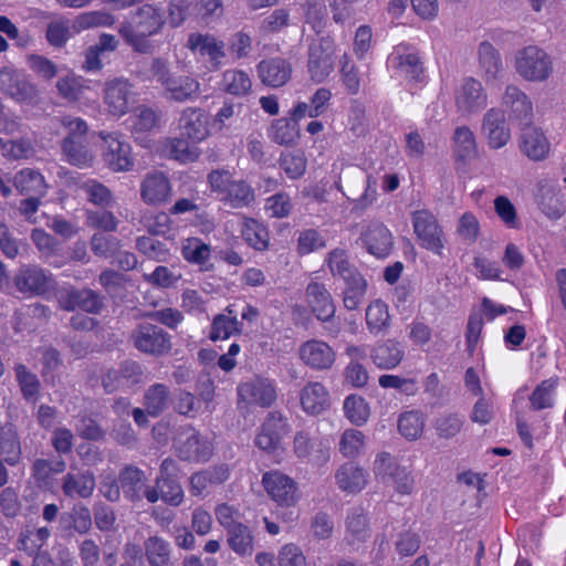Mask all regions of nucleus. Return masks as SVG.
<instances>
[{
    "label": "nucleus",
    "instance_id": "nucleus-29",
    "mask_svg": "<svg viewBox=\"0 0 566 566\" xmlns=\"http://www.w3.org/2000/svg\"><path fill=\"white\" fill-rule=\"evenodd\" d=\"M388 62L398 75L410 81H418L423 72L419 55L403 46L396 48Z\"/></svg>",
    "mask_w": 566,
    "mask_h": 566
},
{
    "label": "nucleus",
    "instance_id": "nucleus-41",
    "mask_svg": "<svg viewBox=\"0 0 566 566\" xmlns=\"http://www.w3.org/2000/svg\"><path fill=\"white\" fill-rule=\"evenodd\" d=\"M452 148L457 160L468 161L476 157L478 144L468 126H458L452 136Z\"/></svg>",
    "mask_w": 566,
    "mask_h": 566
},
{
    "label": "nucleus",
    "instance_id": "nucleus-37",
    "mask_svg": "<svg viewBox=\"0 0 566 566\" xmlns=\"http://www.w3.org/2000/svg\"><path fill=\"white\" fill-rule=\"evenodd\" d=\"M366 471L352 462H346L336 471V484L348 493L360 492L367 484Z\"/></svg>",
    "mask_w": 566,
    "mask_h": 566
},
{
    "label": "nucleus",
    "instance_id": "nucleus-7",
    "mask_svg": "<svg viewBox=\"0 0 566 566\" xmlns=\"http://www.w3.org/2000/svg\"><path fill=\"white\" fill-rule=\"evenodd\" d=\"M13 284L19 292L31 296L44 295L56 289L54 275L36 264L21 265L13 277Z\"/></svg>",
    "mask_w": 566,
    "mask_h": 566
},
{
    "label": "nucleus",
    "instance_id": "nucleus-19",
    "mask_svg": "<svg viewBox=\"0 0 566 566\" xmlns=\"http://www.w3.org/2000/svg\"><path fill=\"white\" fill-rule=\"evenodd\" d=\"M359 240L369 254L379 259L388 256L394 247L390 230L380 222H370L364 227Z\"/></svg>",
    "mask_w": 566,
    "mask_h": 566
},
{
    "label": "nucleus",
    "instance_id": "nucleus-3",
    "mask_svg": "<svg viewBox=\"0 0 566 566\" xmlns=\"http://www.w3.org/2000/svg\"><path fill=\"white\" fill-rule=\"evenodd\" d=\"M118 482L125 500L133 504L143 499L151 504L159 501V490L155 484L149 485L145 471L134 464H125L119 470Z\"/></svg>",
    "mask_w": 566,
    "mask_h": 566
},
{
    "label": "nucleus",
    "instance_id": "nucleus-9",
    "mask_svg": "<svg viewBox=\"0 0 566 566\" xmlns=\"http://www.w3.org/2000/svg\"><path fill=\"white\" fill-rule=\"evenodd\" d=\"M0 92L18 103L33 104L39 91L25 75L9 69L0 70Z\"/></svg>",
    "mask_w": 566,
    "mask_h": 566
},
{
    "label": "nucleus",
    "instance_id": "nucleus-51",
    "mask_svg": "<svg viewBox=\"0 0 566 566\" xmlns=\"http://www.w3.org/2000/svg\"><path fill=\"white\" fill-rule=\"evenodd\" d=\"M76 560L73 552L65 544H55L52 553L44 549L32 560L31 566H75Z\"/></svg>",
    "mask_w": 566,
    "mask_h": 566
},
{
    "label": "nucleus",
    "instance_id": "nucleus-27",
    "mask_svg": "<svg viewBox=\"0 0 566 566\" xmlns=\"http://www.w3.org/2000/svg\"><path fill=\"white\" fill-rule=\"evenodd\" d=\"M170 192L169 179L160 171L147 174L140 184V197L147 205L165 202L170 197Z\"/></svg>",
    "mask_w": 566,
    "mask_h": 566
},
{
    "label": "nucleus",
    "instance_id": "nucleus-24",
    "mask_svg": "<svg viewBox=\"0 0 566 566\" xmlns=\"http://www.w3.org/2000/svg\"><path fill=\"white\" fill-rule=\"evenodd\" d=\"M269 496L280 505L290 506L296 501V483L293 479L279 471L268 472L262 479Z\"/></svg>",
    "mask_w": 566,
    "mask_h": 566
},
{
    "label": "nucleus",
    "instance_id": "nucleus-33",
    "mask_svg": "<svg viewBox=\"0 0 566 566\" xmlns=\"http://www.w3.org/2000/svg\"><path fill=\"white\" fill-rule=\"evenodd\" d=\"M345 541L348 545H356L370 537V527L367 514L363 507L349 510L345 520Z\"/></svg>",
    "mask_w": 566,
    "mask_h": 566
},
{
    "label": "nucleus",
    "instance_id": "nucleus-61",
    "mask_svg": "<svg viewBox=\"0 0 566 566\" xmlns=\"http://www.w3.org/2000/svg\"><path fill=\"white\" fill-rule=\"evenodd\" d=\"M346 418L356 426L364 424L369 418V407L363 397L350 395L344 401Z\"/></svg>",
    "mask_w": 566,
    "mask_h": 566
},
{
    "label": "nucleus",
    "instance_id": "nucleus-8",
    "mask_svg": "<svg viewBox=\"0 0 566 566\" xmlns=\"http://www.w3.org/2000/svg\"><path fill=\"white\" fill-rule=\"evenodd\" d=\"M99 137L104 142V164L115 172L130 170L134 166L130 145L116 133L101 132Z\"/></svg>",
    "mask_w": 566,
    "mask_h": 566
},
{
    "label": "nucleus",
    "instance_id": "nucleus-5",
    "mask_svg": "<svg viewBox=\"0 0 566 566\" xmlns=\"http://www.w3.org/2000/svg\"><path fill=\"white\" fill-rule=\"evenodd\" d=\"M336 45L331 35L314 39L308 45L307 69L311 78L322 83L334 71Z\"/></svg>",
    "mask_w": 566,
    "mask_h": 566
},
{
    "label": "nucleus",
    "instance_id": "nucleus-30",
    "mask_svg": "<svg viewBox=\"0 0 566 566\" xmlns=\"http://www.w3.org/2000/svg\"><path fill=\"white\" fill-rule=\"evenodd\" d=\"M405 356L403 346L400 342L388 338L384 342H378L370 352L373 363L379 369H394L402 360Z\"/></svg>",
    "mask_w": 566,
    "mask_h": 566
},
{
    "label": "nucleus",
    "instance_id": "nucleus-18",
    "mask_svg": "<svg viewBox=\"0 0 566 566\" xmlns=\"http://www.w3.org/2000/svg\"><path fill=\"white\" fill-rule=\"evenodd\" d=\"M187 48L201 56H207L212 70H219L226 59V43L210 33H190Z\"/></svg>",
    "mask_w": 566,
    "mask_h": 566
},
{
    "label": "nucleus",
    "instance_id": "nucleus-2",
    "mask_svg": "<svg viewBox=\"0 0 566 566\" xmlns=\"http://www.w3.org/2000/svg\"><path fill=\"white\" fill-rule=\"evenodd\" d=\"M514 67L524 81L542 83L554 73V61L541 46L526 45L516 51Z\"/></svg>",
    "mask_w": 566,
    "mask_h": 566
},
{
    "label": "nucleus",
    "instance_id": "nucleus-48",
    "mask_svg": "<svg viewBox=\"0 0 566 566\" xmlns=\"http://www.w3.org/2000/svg\"><path fill=\"white\" fill-rule=\"evenodd\" d=\"M366 326L374 336L385 334L390 327L388 306L380 300L371 302L366 308Z\"/></svg>",
    "mask_w": 566,
    "mask_h": 566
},
{
    "label": "nucleus",
    "instance_id": "nucleus-22",
    "mask_svg": "<svg viewBox=\"0 0 566 566\" xmlns=\"http://www.w3.org/2000/svg\"><path fill=\"white\" fill-rule=\"evenodd\" d=\"M502 105L512 122L526 126L533 120V104L530 97L516 85H507L502 96Z\"/></svg>",
    "mask_w": 566,
    "mask_h": 566
},
{
    "label": "nucleus",
    "instance_id": "nucleus-11",
    "mask_svg": "<svg viewBox=\"0 0 566 566\" xmlns=\"http://www.w3.org/2000/svg\"><path fill=\"white\" fill-rule=\"evenodd\" d=\"M412 226L420 245L436 254H441L442 230L436 217L426 210L416 211L412 213Z\"/></svg>",
    "mask_w": 566,
    "mask_h": 566
},
{
    "label": "nucleus",
    "instance_id": "nucleus-40",
    "mask_svg": "<svg viewBox=\"0 0 566 566\" xmlns=\"http://www.w3.org/2000/svg\"><path fill=\"white\" fill-rule=\"evenodd\" d=\"M181 135L193 142H200L208 136L207 123L200 108L188 107L180 117Z\"/></svg>",
    "mask_w": 566,
    "mask_h": 566
},
{
    "label": "nucleus",
    "instance_id": "nucleus-12",
    "mask_svg": "<svg viewBox=\"0 0 566 566\" xmlns=\"http://www.w3.org/2000/svg\"><path fill=\"white\" fill-rule=\"evenodd\" d=\"M103 92L107 111L114 116L125 115L134 102L133 84L124 77L106 81Z\"/></svg>",
    "mask_w": 566,
    "mask_h": 566
},
{
    "label": "nucleus",
    "instance_id": "nucleus-44",
    "mask_svg": "<svg viewBox=\"0 0 566 566\" xmlns=\"http://www.w3.org/2000/svg\"><path fill=\"white\" fill-rule=\"evenodd\" d=\"M78 187L86 200L101 209H111L116 203L112 190L96 179H86Z\"/></svg>",
    "mask_w": 566,
    "mask_h": 566
},
{
    "label": "nucleus",
    "instance_id": "nucleus-23",
    "mask_svg": "<svg viewBox=\"0 0 566 566\" xmlns=\"http://www.w3.org/2000/svg\"><path fill=\"white\" fill-rule=\"evenodd\" d=\"M261 82L272 88L284 86L292 77V63L284 57L264 59L256 64Z\"/></svg>",
    "mask_w": 566,
    "mask_h": 566
},
{
    "label": "nucleus",
    "instance_id": "nucleus-57",
    "mask_svg": "<svg viewBox=\"0 0 566 566\" xmlns=\"http://www.w3.org/2000/svg\"><path fill=\"white\" fill-rule=\"evenodd\" d=\"M241 232L243 239L253 249L259 251H264L268 249L269 232L266 228L255 219H245Z\"/></svg>",
    "mask_w": 566,
    "mask_h": 566
},
{
    "label": "nucleus",
    "instance_id": "nucleus-50",
    "mask_svg": "<svg viewBox=\"0 0 566 566\" xmlns=\"http://www.w3.org/2000/svg\"><path fill=\"white\" fill-rule=\"evenodd\" d=\"M328 269L334 277L339 276L344 282L350 281L361 274L349 261L348 254L343 249H334L327 254Z\"/></svg>",
    "mask_w": 566,
    "mask_h": 566
},
{
    "label": "nucleus",
    "instance_id": "nucleus-54",
    "mask_svg": "<svg viewBox=\"0 0 566 566\" xmlns=\"http://www.w3.org/2000/svg\"><path fill=\"white\" fill-rule=\"evenodd\" d=\"M298 136V125L287 118L275 119L269 132L271 140L283 146H291L295 144Z\"/></svg>",
    "mask_w": 566,
    "mask_h": 566
},
{
    "label": "nucleus",
    "instance_id": "nucleus-47",
    "mask_svg": "<svg viewBox=\"0 0 566 566\" xmlns=\"http://www.w3.org/2000/svg\"><path fill=\"white\" fill-rule=\"evenodd\" d=\"M220 88L234 96H245L252 90V80L245 71L230 69L222 73Z\"/></svg>",
    "mask_w": 566,
    "mask_h": 566
},
{
    "label": "nucleus",
    "instance_id": "nucleus-25",
    "mask_svg": "<svg viewBox=\"0 0 566 566\" xmlns=\"http://www.w3.org/2000/svg\"><path fill=\"white\" fill-rule=\"evenodd\" d=\"M520 149L531 160L541 161L547 158L551 144L542 129L528 124L522 128Z\"/></svg>",
    "mask_w": 566,
    "mask_h": 566
},
{
    "label": "nucleus",
    "instance_id": "nucleus-56",
    "mask_svg": "<svg viewBox=\"0 0 566 566\" xmlns=\"http://www.w3.org/2000/svg\"><path fill=\"white\" fill-rule=\"evenodd\" d=\"M424 418L418 410L406 411L398 419L399 433L409 441L419 439L423 432Z\"/></svg>",
    "mask_w": 566,
    "mask_h": 566
},
{
    "label": "nucleus",
    "instance_id": "nucleus-45",
    "mask_svg": "<svg viewBox=\"0 0 566 566\" xmlns=\"http://www.w3.org/2000/svg\"><path fill=\"white\" fill-rule=\"evenodd\" d=\"M242 323L237 319V314L231 306L224 310V313L214 316L211 331L210 339H226L234 334L241 333Z\"/></svg>",
    "mask_w": 566,
    "mask_h": 566
},
{
    "label": "nucleus",
    "instance_id": "nucleus-4",
    "mask_svg": "<svg viewBox=\"0 0 566 566\" xmlns=\"http://www.w3.org/2000/svg\"><path fill=\"white\" fill-rule=\"evenodd\" d=\"M134 347L153 357H161L170 353L172 348L171 336L158 325L139 323L129 336Z\"/></svg>",
    "mask_w": 566,
    "mask_h": 566
},
{
    "label": "nucleus",
    "instance_id": "nucleus-20",
    "mask_svg": "<svg viewBox=\"0 0 566 566\" xmlns=\"http://www.w3.org/2000/svg\"><path fill=\"white\" fill-rule=\"evenodd\" d=\"M293 453L302 461L323 465L331 458V448L323 440H313L306 431H297L293 438Z\"/></svg>",
    "mask_w": 566,
    "mask_h": 566
},
{
    "label": "nucleus",
    "instance_id": "nucleus-14",
    "mask_svg": "<svg viewBox=\"0 0 566 566\" xmlns=\"http://www.w3.org/2000/svg\"><path fill=\"white\" fill-rule=\"evenodd\" d=\"M481 134L491 149L503 148L511 139L505 112L496 107L488 109L482 118Z\"/></svg>",
    "mask_w": 566,
    "mask_h": 566
},
{
    "label": "nucleus",
    "instance_id": "nucleus-26",
    "mask_svg": "<svg viewBox=\"0 0 566 566\" xmlns=\"http://www.w3.org/2000/svg\"><path fill=\"white\" fill-rule=\"evenodd\" d=\"M95 476L90 470L67 472L61 479V490L70 499H88L95 489Z\"/></svg>",
    "mask_w": 566,
    "mask_h": 566
},
{
    "label": "nucleus",
    "instance_id": "nucleus-52",
    "mask_svg": "<svg viewBox=\"0 0 566 566\" xmlns=\"http://www.w3.org/2000/svg\"><path fill=\"white\" fill-rule=\"evenodd\" d=\"M557 385V378H548L537 385L530 396V408L534 411L553 408Z\"/></svg>",
    "mask_w": 566,
    "mask_h": 566
},
{
    "label": "nucleus",
    "instance_id": "nucleus-49",
    "mask_svg": "<svg viewBox=\"0 0 566 566\" xmlns=\"http://www.w3.org/2000/svg\"><path fill=\"white\" fill-rule=\"evenodd\" d=\"M220 200L234 209L248 207L254 201V190L244 180H232Z\"/></svg>",
    "mask_w": 566,
    "mask_h": 566
},
{
    "label": "nucleus",
    "instance_id": "nucleus-10",
    "mask_svg": "<svg viewBox=\"0 0 566 566\" xmlns=\"http://www.w3.org/2000/svg\"><path fill=\"white\" fill-rule=\"evenodd\" d=\"M564 196L554 180L544 178L537 181L535 202L549 220H559L565 214Z\"/></svg>",
    "mask_w": 566,
    "mask_h": 566
},
{
    "label": "nucleus",
    "instance_id": "nucleus-64",
    "mask_svg": "<svg viewBox=\"0 0 566 566\" xmlns=\"http://www.w3.org/2000/svg\"><path fill=\"white\" fill-rule=\"evenodd\" d=\"M210 247L199 238H188L181 249L182 256L196 264H203L210 258Z\"/></svg>",
    "mask_w": 566,
    "mask_h": 566
},
{
    "label": "nucleus",
    "instance_id": "nucleus-36",
    "mask_svg": "<svg viewBox=\"0 0 566 566\" xmlns=\"http://www.w3.org/2000/svg\"><path fill=\"white\" fill-rule=\"evenodd\" d=\"M161 151L167 157L182 164L192 163L197 160L200 155L197 142L181 137L166 138L161 143Z\"/></svg>",
    "mask_w": 566,
    "mask_h": 566
},
{
    "label": "nucleus",
    "instance_id": "nucleus-62",
    "mask_svg": "<svg viewBox=\"0 0 566 566\" xmlns=\"http://www.w3.org/2000/svg\"><path fill=\"white\" fill-rule=\"evenodd\" d=\"M346 287L343 292V303L348 311H354L358 307L366 294L367 283L363 275L345 282Z\"/></svg>",
    "mask_w": 566,
    "mask_h": 566
},
{
    "label": "nucleus",
    "instance_id": "nucleus-28",
    "mask_svg": "<svg viewBox=\"0 0 566 566\" xmlns=\"http://www.w3.org/2000/svg\"><path fill=\"white\" fill-rule=\"evenodd\" d=\"M306 302L317 319H326L335 315L332 295L323 283L311 282L306 290Z\"/></svg>",
    "mask_w": 566,
    "mask_h": 566
},
{
    "label": "nucleus",
    "instance_id": "nucleus-53",
    "mask_svg": "<svg viewBox=\"0 0 566 566\" xmlns=\"http://www.w3.org/2000/svg\"><path fill=\"white\" fill-rule=\"evenodd\" d=\"M229 547L240 556H248L253 553V535L250 528L240 523L227 532Z\"/></svg>",
    "mask_w": 566,
    "mask_h": 566
},
{
    "label": "nucleus",
    "instance_id": "nucleus-58",
    "mask_svg": "<svg viewBox=\"0 0 566 566\" xmlns=\"http://www.w3.org/2000/svg\"><path fill=\"white\" fill-rule=\"evenodd\" d=\"M365 434L357 429H346L339 438L338 450L346 459L357 458L365 446Z\"/></svg>",
    "mask_w": 566,
    "mask_h": 566
},
{
    "label": "nucleus",
    "instance_id": "nucleus-55",
    "mask_svg": "<svg viewBox=\"0 0 566 566\" xmlns=\"http://www.w3.org/2000/svg\"><path fill=\"white\" fill-rule=\"evenodd\" d=\"M303 21L318 35L326 24V6L322 0H305L301 4Z\"/></svg>",
    "mask_w": 566,
    "mask_h": 566
},
{
    "label": "nucleus",
    "instance_id": "nucleus-32",
    "mask_svg": "<svg viewBox=\"0 0 566 566\" xmlns=\"http://www.w3.org/2000/svg\"><path fill=\"white\" fill-rule=\"evenodd\" d=\"M50 536L51 532L46 526L27 527L19 533L15 547L34 560L44 551L42 548Z\"/></svg>",
    "mask_w": 566,
    "mask_h": 566
},
{
    "label": "nucleus",
    "instance_id": "nucleus-63",
    "mask_svg": "<svg viewBox=\"0 0 566 566\" xmlns=\"http://www.w3.org/2000/svg\"><path fill=\"white\" fill-rule=\"evenodd\" d=\"M61 521H69L71 528L80 534H87L92 528V513L85 505H76L69 514H63Z\"/></svg>",
    "mask_w": 566,
    "mask_h": 566
},
{
    "label": "nucleus",
    "instance_id": "nucleus-39",
    "mask_svg": "<svg viewBox=\"0 0 566 566\" xmlns=\"http://www.w3.org/2000/svg\"><path fill=\"white\" fill-rule=\"evenodd\" d=\"M136 21L133 24L136 32L144 35H155L165 25V18L160 10L153 4H144L135 12Z\"/></svg>",
    "mask_w": 566,
    "mask_h": 566
},
{
    "label": "nucleus",
    "instance_id": "nucleus-38",
    "mask_svg": "<svg viewBox=\"0 0 566 566\" xmlns=\"http://www.w3.org/2000/svg\"><path fill=\"white\" fill-rule=\"evenodd\" d=\"M21 441L13 423H6L0 429V459L14 467L21 459Z\"/></svg>",
    "mask_w": 566,
    "mask_h": 566
},
{
    "label": "nucleus",
    "instance_id": "nucleus-6",
    "mask_svg": "<svg viewBox=\"0 0 566 566\" xmlns=\"http://www.w3.org/2000/svg\"><path fill=\"white\" fill-rule=\"evenodd\" d=\"M174 447L178 458L188 462H206L213 451L210 441L191 426L179 429Z\"/></svg>",
    "mask_w": 566,
    "mask_h": 566
},
{
    "label": "nucleus",
    "instance_id": "nucleus-59",
    "mask_svg": "<svg viewBox=\"0 0 566 566\" xmlns=\"http://www.w3.org/2000/svg\"><path fill=\"white\" fill-rule=\"evenodd\" d=\"M118 33L135 52L149 54L155 50L153 41L149 40L151 35H144L140 32H136L132 23H123L118 29Z\"/></svg>",
    "mask_w": 566,
    "mask_h": 566
},
{
    "label": "nucleus",
    "instance_id": "nucleus-13",
    "mask_svg": "<svg viewBox=\"0 0 566 566\" xmlns=\"http://www.w3.org/2000/svg\"><path fill=\"white\" fill-rule=\"evenodd\" d=\"M289 430L287 418L279 411H271L261 424L254 443L263 451L273 452L280 447L281 440Z\"/></svg>",
    "mask_w": 566,
    "mask_h": 566
},
{
    "label": "nucleus",
    "instance_id": "nucleus-35",
    "mask_svg": "<svg viewBox=\"0 0 566 566\" xmlns=\"http://www.w3.org/2000/svg\"><path fill=\"white\" fill-rule=\"evenodd\" d=\"M301 406L310 415H319L329 406V395L323 384L308 382L301 391Z\"/></svg>",
    "mask_w": 566,
    "mask_h": 566
},
{
    "label": "nucleus",
    "instance_id": "nucleus-31",
    "mask_svg": "<svg viewBox=\"0 0 566 566\" xmlns=\"http://www.w3.org/2000/svg\"><path fill=\"white\" fill-rule=\"evenodd\" d=\"M172 402L170 388L163 382L149 385L143 394V406L146 412L157 418L167 411Z\"/></svg>",
    "mask_w": 566,
    "mask_h": 566
},
{
    "label": "nucleus",
    "instance_id": "nucleus-43",
    "mask_svg": "<svg viewBox=\"0 0 566 566\" xmlns=\"http://www.w3.org/2000/svg\"><path fill=\"white\" fill-rule=\"evenodd\" d=\"M143 549L149 566H170L171 545L161 536L153 535L146 538Z\"/></svg>",
    "mask_w": 566,
    "mask_h": 566
},
{
    "label": "nucleus",
    "instance_id": "nucleus-21",
    "mask_svg": "<svg viewBox=\"0 0 566 566\" xmlns=\"http://www.w3.org/2000/svg\"><path fill=\"white\" fill-rule=\"evenodd\" d=\"M488 104V94L482 83L473 77L465 78L455 91V106L462 114L469 115L483 109Z\"/></svg>",
    "mask_w": 566,
    "mask_h": 566
},
{
    "label": "nucleus",
    "instance_id": "nucleus-17",
    "mask_svg": "<svg viewBox=\"0 0 566 566\" xmlns=\"http://www.w3.org/2000/svg\"><path fill=\"white\" fill-rule=\"evenodd\" d=\"M59 305L67 312L80 308L90 314H99L104 307V302L103 297L91 289L71 287L60 294Z\"/></svg>",
    "mask_w": 566,
    "mask_h": 566
},
{
    "label": "nucleus",
    "instance_id": "nucleus-1",
    "mask_svg": "<svg viewBox=\"0 0 566 566\" xmlns=\"http://www.w3.org/2000/svg\"><path fill=\"white\" fill-rule=\"evenodd\" d=\"M149 73L163 88L167 101L176 103L195 102L201 94L200 82L190 75H176L170 62L161 56L150 61Z\"/></svg>",
    "mask_w": 566,
    "mask_h": 566
},
{
    "label": "nucleus",
    "instance_id": "nucleus-15",
    "mask_svg": "<svg viewBox=\"0 0 566 566\" xmlns=\"http://www.w3.org/2000/svg\"><path fill=\"white\" fill-rule=\"evenodd\" d=\"M239 405H255L268 408L274 403L277 394L275 385L268 378H253L238 386Z\"/></svg>",
    "mask_w": 566,
    "mask_h": 566
},
{
    "label": "nucleus",
    "instance_id": "nucleus-46",
    "mask_svg": "<svg viewBox=\"0 0 566 566\" xmlns=\"http://www.w3.org/2000/svg\"><path fill=\"white\" fill-rule=\"evenodd\" d=\"M478 60L486 81L495 80L502 71L501 55L489 41H483L479 44Z\"/></svg>",
    "mask_w": 566,
    "mask_h": 566
},
{
    "label": "nucleus",
    "instance_id": "nucleus-60",
    "mask_svg": "<svg viewBox=\"0 0 566 566\" xmlns=\"http://www.w3.org/2000/svg\"><path fill=\"white\" fill-rule=\"evenodd\" d=\"M400 468L401 465L397 462L396 458L387 451L377 453L373 462V473L376 480L384 484L389 483V479Z\"/></svg>",
    "mask_w": 566,
    "mask_h": 566
},
{
    "label": "nucleus",
    "instance_id": "nucleus-34",
    "mask_svg": "<svg viewBox=\"0 0 566 566\" xmlns=\"http://www.w3.org/2000/svg\"><path fill=\"white\" fill-rule=\"evenodd\" d=\"M13 185L20 195L28 197H44L48 191V185L43 175L32 168H24L18 171L13 177Z\"/></svg>",
    "mask_w": 566,
    "mask_h": 566
},
{
    "label": "nucleus",
    "instance_id": "nucleus-16",
    "mask_svg": "<svg viewBox=\"0 0 566 566\" xmlns=\"http://www.w3.org/2000/svg\"><path fill=\"white\" fill-rule=\"evenodd\" d=\"M298 358L313 370H328L336 360V353L332 346L321 339H310L300 345Z\"/></svg>",
    "mask_w": 566,
    "mask_h": 566
},
{
    "label": "nucleus",
    "instance_id": "nucleus-42",
    "mask_svg": "<svg viewBox=\"0 0 566 566\" xmlns=\"http://www.w3.org/2000/svg\"><path fill=\"white\" fill-rule=\"evenodd\" d=\"M61 150L64 159L72 166L84 168L93 164L94 155L88 148L87 139H62Z\"/></svg>",
    "mask_w": 566,
    "mask_h": 566
}]
</instances>
